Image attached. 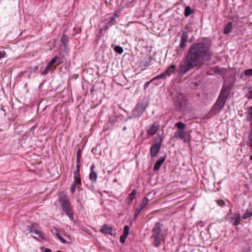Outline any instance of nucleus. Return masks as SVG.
<instances>
[{
  "label": "nucleus",
  "instance_id": "1",
  "mask_svg": "<svg viewBox=\"0 0 252 252\" xmlns=\"http://www.w3.org/2000/svg\"><path fill=\"white\" fill-rule=\"evenodd\" d=\"M209 49L206 43L200 42L192 45L190 49V69L200 65L208 55Z\"/></svg>",
  "mask_w": 252,
  "mask_h": 252
},
{
  "label": "nucleus",
  "instance_id": "2",
  "mask_svg": "<svg viewBox=\"0 0 252 252\" xmlns=\"http://www.w3.org/2000/svg\"><path fill=\"white\" fill-rule=\"evenodd\" d=\"M230 92V87L229 86H223L219 96L213 106L215 112H219L224 106Z\"/></svg>",
  "mask_w": 252,
  "mask_h": 252
},
{
  "label": "nucleus",
  "instance_id": "3",
  "mask_svg": "<svg viewBox=\"0 0 252 252\" xmlns=\"http://www.w3.org/2000/svg\"><path fill=\"white\" fill-rule=\"evenodd\" d=\"M59 201L61 204L63 210L71 220H73V213L69 201L66 194L63 193L59 194Z\"/></svg>",
  "mask_w": 252,
  "mask_h": 252
},
{
  "label": "nucleus",
  "instance_id": "4",
  "mask_svg": "<svg viewBox=\"0 0 252 252\" xmlns=\"http://www.w3.org/2000/svg\"><path fill=\"white\" fill-rule=\"evenodd\" d=\"M153 234L151 239L153 244L157 247H159L163 239V234L160 223H157L152 230Z\"/></svg>",
  "mask_w": 252,
  "mask_h": 252
},
{
  "label": "nucleus",
  "instance_id": "5",
  "mask_svg": "<svg viewBox=\"0 0 252 252\" xmlns=\"http://www.w3.org/2000/svg\"><path fill=\"white\" fill-rule=\"evenodd\" d=\"M189 70V51L187 52L186 57L181 60L177 70L178 75L182 77Z\"/></svg>",
  "mask_w": 252,
  "mask_h": 252
},
{
  "label": "nucleus",
  "instance_id": "6",
  "mask_svg": "<svg viewBox=\"0 0 252 252\" xmlns=\"http://www.w3.org/2000/svg\"><path fill=\"white\" fill-rule=\"evenodd\" d=\"M175 126L178 129L174 133L173 137L180 139L184 143L189 142V140L186 139L185 138V128L186 125L182 122H178L175 124Z\"/></svg>",
  "mask_w": 252,
  "mask_h": 252
},
{
  "label": "nucleus",
  "instance_id": "7",
  "mask_svg": "<svg viewBox=\"0 0 252 252\" xmlns=\"http://www.w3.org/2000/svg\"><path fill=\"white\" fill-rule=\"evenodd\" d=\"M161 141L162 139L160 137L159 138H157L156 139L155 143L152 145L150 149L151 156L152 157H155L159 151L161 147Z\"/></svg>",
  "mask_w": 252,
  "mask_h": 252
},
{
  "label": "nucleus",
  "instance_id": "8",
  "mask_svg": "<svg viewBox=\"0 0 252 252\" xmlns=\"http://www.w3.org/2000/svg\"><path fill=\"white\" fill-rule=\"evenodd\" d=\"M231 211H230L229 214H228L225 217L226 220L229 221L230 223H232L234 225H238L240 223L241 220V215L240 214H234L230 216Z\"/></svg>",
  "mask_w": 252,
  "mask_h": 252
},
{
  "label": "nucleus",
  "instance_id": "9",
  "mask_svg": "<svg viewBox=\"0 0 252 252\" xmlns=\"http://www.w3.org/2000/svg\"><path fill=\"white\" fill-rule=\"evenodd\" d=\"M37 224L36 223H32L31 226H28L27 229L29 230L30 233H34L38 236L39 237L44 239V234L42 232L38 231L37 229Z\"/></svg>",
  "mask_w": 252,
  "mask_h": 252
},
{
  "label": "nucleus",
  "instance_id": "10",
  "mask_svg": "<svg viewBox=\"0 0 252 252\" xmlns=\"http://www.w3.org/2000/svg\"><path fill=\"white\" fill-rule=\"evenodd\" d=\"M146 107L143 105H137L133 111L134 117H139L145 110Z\"/></svg>",
  "mask_w": 252,
  "mask_h": 252
},
{
  "label": "nucleus",
  "instance_id": "11",
  "mask_svg": "<svg viewBox=\"0 0 252 252\" xmlns=\"http://www.w3.org/2000/svg\"><path fill=\"white\" fill-rule=\"evenodd\" d=\"M113 227L109 226L108 224H105L103 225L99 231L104 234H109L111 236H113L114 235L113 233Z\"/></svg>",
  "mask_w": 252,
  "mask_h": 252
},
{
  "label": "nucleus",
  "instance_id": "12",
  "mask_svg": "<svg viewBox=\"0 0 252 252\" xmlns=\"http://www.w3.org/2000/svg\"><path fill=\"white\" fill-rule=\"evenodd\" d=\"M152 60V58L151 56H147L144 58V59L140 62L139 67L143 69H145L150 64Z\"/></svg>",
  "mask_w": 252,
  "mask_h": 252
},
{
  "label": "nucleus",
  "instance_id": "13",
  "mask_svg": "<svg viewBox=\"0 0 252 252\" xmlns=\"http://www.w3.org/2000/svg\"><path fill=\"white\" fill-rule=\"evenodd\" d=\"M188 39V34L186 32H183L181 37L180 47L181 48H184L186 46V43Z\"/></svg>",
  "mask_w": 252,
  "mask_h": 252
},
{
  "label": "nucleus",
  "instance_id": "14",
  "mask_svg": "<svg viewBox=\"0 0 252 252\" xmlns=\"http://www.w3.org/2000/svg\"><path fill=\"white\" fill-rule=\"evenodd\" d=\"M95 167L94 165H93L91 167V171L89 174V179L93 182H95L97 179V173L94 170V168Z\"/></svg>",
  "mask_w": 252,
  "mask_h": 252
},
{
  "label": "nucleus",
  "instance_id": "15",
  "mask_svg": "<svg viewBox=\"0 0 252 252\" xmlns=\"http://www.w3.org/2000/svg\"><path fill=\"white\" fill-rule=\"evenodd\" d=\"M165 157H160L159 158L156 162L154 166V170L157 171L159 170L165 160Z\"/></svg>",
  "mask_w": 252,
  "mask_h": 252
},
{
  "label": "nucleus",
  "instance_id": "16",
  "mask_svg": "<svg viewBox=\"0 0 252 252\" xmlns=\"http://www.w3.org/2000/svg\"><path fill=\"white\" fill-rule=\"evenodd\" d=\"M176 68V65L172 64L167 67V68L164 71V74H165L167 76H169L171 74L175 72Z\"/></svg>",
  "mask_w": 252,
  "mask_h": 252
},
{
  "label": "nucleus",
  "instance_id": "17",
  "mask_svg": "<svg viewBox=\"0 0 252 252\" xmlns=\"http://www.w3.org/2000/svg\"><path fill=\"white\" fill-rule=\"evenodd\" d=\"M159 128L158 125H153L152 126L147 130L148 135L152 136L156 134Z\"/></svg>",
  "mask_w": 252,
  "mask_h": 252
},
{
  "label": "nucleus",
  "instance_id": "18",
  "mask_svg": "<svg viewBox=\"0 0 252 252\" xmlns=\"http://www.w3.org/2000/svg\"><path fill=\"white\" fill-rule=\"evenodd\" d=\"M118 17V15L116 13H114L110 18L109 21L107 23L106 27L108 28L115 24L116 18Z\"/></svg>",
  "mask_w": 252,
  "mask_h": 252
},
{
  "label": "nucleus",
  "instance_id": "19",
  "mask_svg": "<svg viewBox=\"0 0 252 252\" xmlns=\"http://www.w3.org/2000/svg\"><path fill=\"white\" fill-rule=\"evenodd\" d=\"M136 193V190L133 189L132 191L128 195L127 198L128 200L129 204H130L132 201L134 200V199L135 198Z\"/></svg>",
  "mask_w": 252,
  "mask_h": 252
},
{
  "label": "nucleus",
  "instance_id": "20",
  "mask_svg": "<svg viewBox=\"0 0 252 252\" xmlns=\"http://www.w3.org/2000/svg\"><path fill=\"white\" fill-rule=\"evenodd\" d=\"M232 23L229 22L224 27L223 33L225 34H228L231 30L232 29Z\"/></svg>",
  "mask_w": 252,
  "mask_h": 252
},
{
  "label": "nucleus",
  "instance_id": "21",
  "mask_svg": "<svg viewBox=\"0 0 252 252\" xmlns=\"http://www.w3.org/2000/svg\"><path fill=\"white\" fill-rule=\"evenodd\" d=\"M247 119L249 122H252V106L248 108Z\"/></svg>",
  "mask_w": 252,
  "mask_h": 252
},
{
  "label": "nucleus",
  "instance_id": "22",
  "mask_svg": "<svg viewBox=\"0 0 252 252\" xmlns=\"http://www.w3.org/2000/svg\"><path fill=\"white\" fill-rule=\"evenodd\" d=\"M77 161V165H76V169L74 172V176H80L79 171H80V167L81 165V162L80 161Z\"/></svg>",
  "mask_w": 252,
  "mask_h": 252
},
{
  "label": "nucleus",
  "instance_id": "23",
  "mask_svg": "<svg viewBox=\"0 0 252 252\" xmlns=\"http://www.w3.org/2000/svg\"><path fill=\"white\" fill-rule=\"evenodd\" d=\"M75 186L81 185V179L80 176H74V182L72 184Z\"/></svg>",
  "mask_w": 252,
  "mask_h": 252
},
{
  "label": "nucleus",
  "instance_id": "24",
  "mask_svg": "<svg viewBox=\"0 0 252 252\" xmlns=\"http://www.w3.org/2000/svg\"><path fill=\"white\" fill-rule=\"evenodd\" d=\"M56 68V67L54 66L53 68L50 67V66H49L48 65H47V66L46 67V68H45V69L42 72L41 74L42 75H46L48 73V72L50 71V70H53L54 69H55Z\"/></svg>",
  "mask_w": 252,
  "mask_h": 252
},
{
  "label": "nucleus",
  "instance_id": "25",
  "mask_svg": "<svg viewBox=\"0 0 252 252\" xmlns=\"http://www.w3.org/2000/svg\"><path fill=\"white\" fill-rule=\"evenodd\" d=\"M68 37L65 34H63L61 37V42L64 45H65L68 42Z\"/></svg>",
  "mask_w": 252,
  "mask_h": 252
},
{
  "label": "nucleus",
  "instance_id": "26",
  "mask_svg": "<svg viewBox=\"0 0 252 252\" xmlns=\"http://www.w3.org/2000/svg\"><path fill=\"white\" fill-rule=\"evenodd\" d=\"M114 51L118 54H121L124 52L123 48L120 46H116L114 48Z\"/></svg>",
  "mask_w": 252,
  "mask_h": 252
},
{
  "label": "nucleus",
  "instance_id": "27",
  "mask_svg": "<svg viewBox=\"0 0 252 252\" xmlns=\"http://www.w3.org/2000/svg\"><path fill=\"white\" fill-rule=\"evenodd\" d=\"M149 201V199L147 197H145L140 204V206H142V208H144L148 204Z\"/></svg>",
  "mask_w": 252,
  "mask_h": 252
},
{
  "label": "nucleus",
  "instance_id": "28",
  "mask_svg": "<svg viewBox=\"0 0 252 252\" xmlns=\"http://www.w3.org/2000/svg\"><path fill=\"white\" fill-rule=\"evenodd\" d=\"M56 235L63 243L65 244L66 243L65 240L63 238V237L61 236V235L59 233L58 231L56 232Z\"/></svg>",
  "mask_w": 252,
  "mask_h": 252
},
{
  "label": "nucleus",
  "instance_id": "29",
  "mask_svg": "<svg viewBox=\"0 0 252 252\" xmlns=\"http://www.w3.org/2000/svg\"><path fill=\"white\" fill-rule=\"evenodd\" d=\"M57 57L56 56L48 63L47 65L53 68L54 67H53V65L57 62Z\"/></svg>",
  "mask_w": 252,
  "mask_h": 252
},
{
  "label": "nucleus",
  "instance_id": "30",
  "mask_svg": "<svg viewBox=\"0 0 252 252\" xmlns=\"http://www.w3.org/2000/svg\"><path fill=\"white\" fill-rule=\"evenodd\" d=\"M252 216V213H250L248 210H247L246 213L242 216L243 219H247L248 218L251 217Z\"/></svg>",
  "mask_w": 252,
  "mask_h": 252
},
{
  "label": "nucleus",
  "instance_id": "31",
  "mask_svg": "<svg viewBox=\"0 0 252 252\" xmlns=\"http://www.w3.org/2000/svg\"><path fill=\"white\" fill-rule=\"evenodd\" d=\"M167 76L165 74H164V72H162V73H161L160 74L157 76L156 77H155V78H154L153 79V80H156V79H162V78H164L165 77H166Z\"/></svg>",
  "mask_w": 252,
  "mask_h": 252
},
{
  "label": "nucleus",
  "instance_id": "32",
  "mask_svg": "<svg viewBox=\"0 0 252 252\" xmlns=\"http://www.w3.org/2000/svg\"><path fill=\"white\" fill-rule=\"evenodd\" d=\"M82 150L81 148H79L77 152V158L76 161H80V158L81 157Z\"/></svg>",
  "mask_w": 252,
  "mask_h": 252
},
{
  "label": "nucleus",
  "instance_id": "33",
  "mask_svg": "<svg viewBox=\"0 0 252 252\" xmlns=\"http://www.w3.org/2000/svg\"><path fill=\"white\" fill-rule=\"evenodd\" d=\"M127 235H125V234H123L121 236H120V241L121 243H125V241H126V239L127 237Z\"/></svg>",
  "mask_w": 252,
  "mask_h": 252
},
{
  "label": "nucleus",
  "instance_id": "34",
  "mask_svg": "<svg viewBox=\"0 0 252 252\" xmlns=\"http://www.w3.org/2000/svg\"><path fill=\"white\" fill-rule=\"evenodd\" d=\"M246 97L249 99H252V87L249 88V92L246 95Z\"/></svg>",
  "mask_w": 252,
  "mask_h": 252
},
{
  "label": "nucleus",
  "instance_id": "35",
  "mask_svg": "<svg viewBox=\"0 0 252 252\" xmlns=\"http://www.w3.org/2000/svg\"><path fill=\"white\" fill-rule=\"evenodd\" d=\"M244 74L246 76H252V68L245 70Z\"/></svg>",
  "mask_w": 252,
  "mask_h": 252
},
{
  "label": "nucleus",
  "instance_id": "36",
  "mask_svg": "<svg viewBox=\"0 0 252 252\" xmlns=\"http://www.w3.org/2000/svg\"><path fill=\"white\" fill-rule=\"evenodd\" d=\"M129 226L128 225H126L124 228L123 234L128 235V234L129 233Z\"/></svg>",
  "mask_w": 252,
  "mask_h": 252
},
{
  "label": "nucleus",
  "instance_id": "37",
  "mask_svg": "<svg viewBox=\"0 0 252 252\" xmlns=\"http://www.w3.org/2000/svg\"><path fill=\"white\" fill-rule=\"evenodd\" d=\"M185 15L186 17L189 16V6H187L185 8Z\"/></svg>",
  "mask_w": 252,
  "mask_h": 252
},
{
  "label": "nucleus",
  "instance_id": "38",
  "mask_svg": "<svg viewBox=\"0 0 252 252\" xmlns=\"http://www.w3.org/2000/svg\"><path fill=\"white\" fill-rule=\"evenodd\" d=\"M154 80L152 79L150 81H148V82H146L145 84H144V89L145 90H146L149 86V85H150V84Z\"/></svg>",
  "mask_w": 252,
  "mask_h": 252
},
{
  "label": "nucleus",
  "instance_id": "39",
  "mask_svg": "<svg viewBox=\"0 0 252 252\" xmlns=\"http://www.w3.org/2000/svg\"><path fill=\"white\" fill-rule=\"evenodd\" d=\"M217 203L220 206H223L225 205V202L222 200H219L217 201Z\"/></svg>",
  "mask_w": 252,
  "mask_h": 252
},
{
  "label": "nucleus",
  "instance_id": "40",
  "mask_svg": "<svg viewBox=\"0 0 252 252\" xmlns=\"http://www.w3.org/2000/svg\"><path fill=\"white\" fill-rule=\"evenodd\" d=\"M76 187L77 186H75L73 184L71 185L70 191L72 193H74L75 191Z\"/></svg>",
  "mask_w": 252,
  "mask_h": 252
},
{
  "label": "nucleus",
  "instance_id": "41",
  "mask_svg": "<svg viewBox=\"0 0 252 252\" xmlns=\"http://www.w3.org/2000/svg\"><path fill=\"white\" fill-rule=\"evenodd\" d=\"M140 212H139V211L135 210L134 215V219H136L137 217L138 216Z\"/></svg>",
  "mask_w": 252,
  "mask_h": 252
},
{
  "label": "nucleus",
  "instance_id": "42",
  "mask_svg": "<svg viewBox=\"0 0 252 252\" xmlns=\"http://www.w3.org/2000/svg\"><path fill=\"white\" fill-rule=\"evenodd\" d=\"M5 55V53L4 51H0V59L3 58Z\"/></svg>",
  "mask_w": 252,
  "mask_h": 252
},
{
  "label": "nucleus",
  "instance_id": "43",
  "mask_svg": "<svg viewBox=\"0 0 252 252\" xmlns=\"http://www.w3.org/2000/svg\"><path fill=\"white\" fill-rule=\"evenodd\" d=\"M249 140L252 142V132H250L248 136Z\"/></svg>",
  "mask_w": 252,
  "mask_h": 252
},
{
  "label": "nucleus",
  "instance_id": "44",
  "mask_svg": "<svg viewBox=\"0 0 252 252\" xmlns=\"http://www.w3.org/2000/svg\"><path fill=\"white\" fill-rule=\"evenodd\" d=\"M38 66H35L34 67V69L33 70H32V71H33V72H36V71L38 69Z\"/></svg>",
  "mask_w": 252,
  "mask_h": 252
},
{
  "label": "nucleus",
  "instance_id": "45",
  "mask_svg": "<svg viewBox=\"0 0 252 252\" xmlns=\"http://www.w3.org/2000/svg\"><path fill=\"white\" fill-rule=\"evenodd\" d=\"M144 208H142V206H140V208H137L136 210L137 211H139V212H141V211Z\"/></svg>",
  "mask_w": 252,
  "mask_h": 252
},
{
  "label": "nucleus",
  "instance_id": "46",
  "mask_svg": "<svg viewBox=\"0 0 252 252\" xmlns=\"http://www.w3.org/2000/svg\"><path fill=\"white\" fill-rule=\"evenodd\" d=\"M44 252H52L51 250L49 249H46Z\"/></svg>",
  "mask_w": 252,
  "mask_h": 252
},
{
  "label": "nucleus",
  "instance_id": "47",
  "mask_svg": "<svg viewBox=\"0 0 252 252\" xmlns=\"http://www.w3.org/2000/svg\"><path fill=\"white\" fill-rule=\"evenodd\" d=\"M109 122L111 123V124H113L115 122V121L114 120H111V119H109Z\"/></svg>",
  "mask_w": 252,
  "mask_h": 252
},
{
  "label": "nucleus",
  "instance_id": "48",
  "mask_svg": "<svg viewBox=\"0 0 252 252\" xmlns=\"http://www.w3.org/2000/svg\"><path fill=\"white\" fill-rule=\"evenodd\" d=\"M189 11H190V15L194 12L193 10L191 9V8H190Z\"/></svg>",
  "mask_w": 252,
  "mask_h": 252
},
{
  "label": "nucleus",
  "instance_id": "49",
  "mask_svg": "<svg viewBox=\"0 0 252 252\" xmlns=\"http://www.w3.org/2000/svg\"><path fill=\"white\" fill-rule=\"evenodd\" d=\"M250 159L252 160V155L250 156Z\"/></svg>",
  "mask_w": 252,
  "mask_h": 252
},
{
  "label": "nucleus",
  "instance_id": "50",
  "mask_svg": "<svg viewBox=\"0 0 252 252\" xmlns=\"http://www.w3.org/2000/svg\"><path fill=\"white\" fill-rule=\"evenodd\" d=\"M126 126H125V127L123 128V130H125L126 129Z\"/></svg>",
  "mask_w": 252,
  "mask_h": 252
},
{
  "label": "nucleus",
  "instance_id": "51",
  "mask_svg": "<svg viewBox=\"0 0 252 252\" xmlns=\"http://www.w3.org/2000/svg\"><path fill=\"white\" fill-rule=\"evenodd\" d=\"M250 146L252 148V142L250 144Z\"/></svg>",
  "mask_w": 252,
  "mask_h": 252
},
{
  "label": "nucleus",
  "instance_id": "52",
  "mask_svg": "<svg viewBox=\"0 0 252 252\" xmlns=\"http://www.w3.org/2000/svg\"><path fill=\"white\" fill-rule=\"evenodd\" d=\"M57 252H60V251H57Z\"/></svg>",
  "mask_w": 252,
  "mask_h": 252
}]
</instances>
